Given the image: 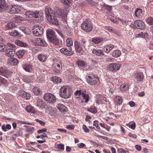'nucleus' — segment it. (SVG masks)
Segmentation results:
<instances>
[{"label":"nucleus","mask_w":153,"mask_h":153,"mask_svg":"<svg viewBox=\"0 0 153 153\" xmlns=\"http://www.w3.org/2000/svg\"><path fill=\"white\" fill-rule=\"evenodd\" d=\"M47 37L48 41L55 45L59 46L62 42L56 37L55 33L52 30L48 29L46 31Z\"/></svg>","instance_id":"nucleus-1"},{"label":"nucleus","mask_w":153,"mask_h":153,"mask_svg":"<svg viewBox=\"0 0 153 153\" xmlns=\"http://www.w3.org/2000/svg\"><path fill=\"white\" fill-rule=\"evenodd\" d=\"M45 13L48 21L52 24L57 25H59L57 19L55 15L52 13L51 8L45 9Z\"/></svg>","instance_id":"nucleus-2"},{"label":"nucleus","mask_w":153,"mask_h":153,"mask_svg":"<svg viewBox=\"0 0 153 153\" xmlns=\"http://www.w3.org/2000/svg\"><path fill=\"white\" fill-rule=\"evenodd\" d=\"M60 96L64 99H68L69 98L72 93L71 88L68 86H64L60 89Z\"/></svg>","instance_id":"nucleus-3"},{"label":"nucleus","mask_w":153,"mask_h":153,"mask_svg":"<svg viewBox=\"0 0 153 153\" xmlns=\"http://www.w3.org/2000/svg\"><path fill=\"white\" fill-rule=\"evenodd\" d=\"M90 75L86 77L85 78L86 82L91 85H97L100 83L99 77L94 75L89 74Z\"/></svg>","instance_id":"nucleus-4"},{"label":"nucleus","mask_w":153,"mask_h":153,"mask_svg":"<svg viewBox=\"0 0 153 153\" xmlns=\"http://www.w3.org/2000/svg\"><path fill=\"white\" fill-rule=\"evenodd\" d=\"M81 28L86 32H90L92 31L93 24L88 19L84 21L81 25Z\"/></svg>","instance_id":"nucleus-5"},{"label":"nucleus","mask_w":153,"mask_h":153,"mask_svg":"<svg viewBox=\"0 0 153 153\" xmlns=\"http://www.w3.org/2000/svg\"><path fill=\"white\" fill-rule=\"evenodd\" d=\"M44 99L49 103H53L56 101V98L54 96L50 93H46L43 97Z\"/></svg>","instance_id":"nucleus-6"},{"label":"nucleus","mask_w":153,"mask_h":153,"mask_svg":"<svg viewBox=\"0 0 153 153\" xmlns=\"http://www.w3.org/2000/svg\"><path fill=\"white\" fill-rule=\"evenodd\" d=\"M25 16L27 18H32L33 21L38 22V12L37 11H28L26 12Z\"/></svg>","instance_id":"nucleus-7"},{"label":"nucleus","mask_w":153,"mask_h":153,"mask_svg":"<svg viewBox=\"0 0 153 153\" xmlns=\"http://www.w3.org/2000/svg\"><path fill=\"white\" fill-rule=\"evenodd\" d=\"M68 13V10L66 9H60L56 8L55 10V13H53L55 16H57L59 17H65Z\"/></svg>","instance_id":"nucleus-8"},{"label":"nucleus","mask_w":153,"mask_h":153,"mask_svg":"<svg viewBox=\"0 0 153 153\" xmlns=\"http://www.w3.org/2000/svg\"><path fill=\"white\" fill-rule=\"evenodd\" d=\"M7 45L8 47L11 48H9L8 49L6 48V50L4 51V54L8 57L13 56V48L15 47V45L10 43H7Z\"/></svg>","instance_id":"nucleus-9"},{"label":"nucleus","mask_w":153,"mask_h":153,"mask_svg":"<svg viewBox=\"0 0 153 153\" xmlns=\"http://www.w3.org/2000/svg\"><path fill=\"white\" fill-rule=\"evenodd\" d=\"M134 24L137 28L143 30L145 28V26L144 22L140 20L135 21Z\"/></svg>","instance_id":"nucleus-10"},{"label":"nucleus","mask_w":153,"mask_h":153,"mask_svg":"<svg viewBox=\"0 0 153 153\" xmlns=\"http://www.w3.org/2000/svg\"><path fill=\"white\" fill-rule=\"evenodd\" d=\"M10 72L5 68L0 67V75L6 78H8L10 76Z\"/></svg>","instance_id":"nucleus-11"},{"label":"nucleus","mask_w":153,"mask_h":153,"mask_svg":"<svg viewBox=\"0 0 153 153\" xmlns=\"http://www.w3.org/2000/svg\"><path fill=\"white\" fill-rule=\"evenodd\" d=\"M20 10V7L19 5H13L11 6L10 10L8 11L10 14H16L19 13Z\"/></svg>","instance_id":"nucleus-12"},{"label":"nucleus","mask_w":153,"mask_h":153,"mask_svg":"<svg viewBox=\"0 0 153 153\" xmlns=\"http://www.w3.org/2000/svg\"><path fill=\"white\" fill-rule=\"evenodd\" d=\"M121 67L119 64L111 63L109 65V70L111 71H115L119 70Z\"/></svg>","instance_id":"nucleus-13"},{"label":"nucleus","mask_w":153,"mask_h":153,"mask_svg":"<svg viewBox=\"0 0 153 153\" xmlns=\"http://www.w3.org/2000/svg\"><path fill=\"white\" fill-rule=\"evenodd\" d=\"M18 94L21 97L25 98L26 99L29 100L30 99L31 96L30 94L28 93H26L23 90H20L18 91Z\"/></svg>","instance_id":"nucleus-14"},{"label":"nucleus","mask_w":153,"mask_h":153,"mask_svg":"<svg viewBox=\"0 0 153 153\" xmlns=\"http://www.w3.org/2000/svg\"><path fill=\"white\" fill-rule=\"evenodd\" d=\"M23 68L26 71L32 73L33 71L32 66L30 64H25L23 65Z\"/></svg>","instance_id":"nucleus-15"},{"label":"nucleus","mask_w":153,"mask_h":153,"mask_svg":"<svg viewBox=\"0 0 153 153\" xmlns=\"http://www.w3.org/2000/svg\"><path fill=\"white\" fill-rule=\"evenodd\" d=\"M114 103L118 106L120 105L122 103V98L119 96H117L114 99Z\"/></svg>","instance_id":"nucleus-16"},{"label":"nucleus","mask_w":153,"mask_h":153,"mask_svg":"<svg viewBox=\"0 0 153 153\" xmlns=\"http://www.w3.org/2000/svg\"><path fill=\"white\" fill-rule=\"evenodd\" d=\"M144 76L143 73L141 72H139L135 74V78L138 81H141L144 79Z\"/></svg>","instance_id":"nucleus-17"},{"label":"nucleus","mask_w":153,"mask_h":153,"mask_svg":"<svg viewBox=\"0 0 153 153\" xmlns=\"http://www.w3.org/2000/svg\"><path fill=\"white\" fill-rule=\"evenodd\" d=\"M8 63L13 65H16L19 63L18 60L16 58L10 57L8 59Z\"/></svg>","instance_id":"nucleus-18"},{"label":"nucleus","mask_w":153,"mask_h":153,"mask_svg":"<svg viewBox=\"0 0 153 153\" xmlns=\"http://www.w3.org/2000/svg\"><path fill=\"white\" fill-rule=\"evenodd\" d=\"M57 108L62 113H64L67 110L66 107L63 104H59L56 106Z\"/></svg>","instance_id":"nucleus-19"},{"label":"nucleus","mask_w":153,"mask_h":153,"mask_svg":"<svg viewBox=\"0 0 153 153\" xmlns=\"http://www.w3.org/2000/svg\"><path fill=\"white\" fill-rule=\"evenodd\" d=\"M53 66L55 68L54 70L55 72L57 74H61L60 71V65L59 64L55 62L53 65Z\"/></svg>","instance_id":"nucleus-20"},{"label":"nucleus","mask_w":153,"mask_h":153,"mask_svg":"<svg viewBox=\"0 0 153 153\" xmlns=\"http://www.w3.org/2000/svg\"><path fill=\"white\" fill-rule=\"evenodd\" d=\"M60 51L62 53L67 55H71L73 54V51H69L65 48L61 49Z\"/></svg>","instance_id":"nucleus-21"},{"label":"nucleus","mask_w":153,"mask_h":153,"mask_svg":"<svg viewBox=\"0 0 153 153\" xmlns=\"http://www.w3.org/2000/svg\"><path fill=\"white\" fill-rule=\"evenodd\" d=\"M7 6V4L5 0H0V12L5 9Z\"/></svg>","instance_id":"nucleus-22"},{"label":"nucleus","mask_w":153,"mask_h":153,"mask_svg":"<svg viewBox=\"0 0 153 153\" xmlns=\"http://www.w3.org/2000/svg\"><path fill=\"white\" fill-rule=\"evenodd\" d=\"M15 43L16 45L21 47H26L28 46V45L26 43L19 40H15Z\"/></svg>","instance_id":"nucleus-23"},{"label":"nucleus","mask_w":153,"mask_h":153,"mask_svg":"<svg viewBox=\"0 0 153 153\" xmlns=\"http://www.w3.org/2000/svg\"><path fill=\"white\" fill-rule=\"evenodd\" d=\"M114 47L112 45H106L103 48L104 51L107 53H108Z\"/></svg>","instance_id":"nucleus-24"},{"label":"nucleus","mask_w":153,"mask_h":153,"mask_svg":"<svg viewBox=\"0 0 153 153\" xmlns=\"http://www.w3.org/2000/svg\"><path fill=\"white\" fill-rule=\"evenodd\" d=\"M104 28L105 29L108 30L110 32H111L112 33H113L117 35H118L119 34V33L117 31V30L115 29H114L113 28L111 27L106 26L104 27Z\"/></svg>","instance_id":"nucleus-25"},{"label":"nucleus","mask_w":153,"mask_h":153,"mask_svg":"<svg viewBox=\"0 0 153 153\" xmlns=\"http://www.w3.org/2000/svg\"><path fill=\"white\" fill-rule=\"evenodd\" d=\"M103 40L102 38L99 37L93 38L92 39V42L96 44L101 43Z\"/></svg>","instance_id":"nucleus-26"},{"label":"nucleus","mask_w":153,"mask_h":153,"mask_svg":"<svg viewBox=\"0 0 153 153\" xmlns=\"http://www.w3.org/2000/svg\"><path fill=\"white\" fill-rule=\"evenodd\" d=\"M74 46L76 51L78 52L81 51L82 48L77 41H76L74 43Z\"/></svg>","instance_id":"nucleus-27"},{"label":"nucleus","mask_w":153,"mask_h":153,"mask_svg":"<svg viewBox=\"0 0 153 153\" xmlns=\"http://www.w3.org/2000/svg\"><path fill=\"white\" fill-rule=\"evenodd\" d=\"M134 14L137 18H140L141 14L142 13V10L140 8H137L134 11Z\"/></svg>","instance_id":"nucleus-28"},{"label":"nucleus","mask_w":153,"mask_h":153,"mask_svg":"<svg viewBox=\"0 0 153 153\" xmlns=\"http://www.w3.org/2000/svg\"><path fill=\"white\" fill-rule=\"evenodd\" d=\"M93 53L97 56H100L104 55L103 51L102 50L94 49L92 51Z\"/></svg>","instance_id":"nucleus-29"},{"label":"nucleus","mask_w":153,"mask_h":153,"mask_svg":"<svg viewBox=\"0 0 153 153\" xmlns=\"http://www.w3.org/2000/svg\"><path fill=\"white\" fill-rule=\"evenodd\" d=\"M38 25H35L32 29V32L33 34L36 36H38Z\"/></svg>","instance_id":"nucleus-30"},{"label":"nucleus","mask_w":153,"mask_h":153,"mask_svg":"<svg viewBox=\"0 0 153 153\" xmlns=\"http://www.w3.org/2000/svg\"><path fill=\"white\" fill-rule=\"evenodd\" d=\"M16 27L15 24L13 22H10L7 23L5 26L6 30H9L12 29Z\"/></svg>","instance_id":"nucleus-31"},{"label":"nucleus","mask_w":153,"mask_h":153,"mask_svg":"<svg viewBox=\"0 0 153 153\" xmlns=\"http://www.w3.org/2000/svg\"><path fill=\"white\" fill-rule=\"evenodd\" d=\"M51 80L55 83H60L62 82L61 79L57 76H53L51 77Z\"/></svg>","instance_id":"nucleus-32"},{"label":"nucleus","mask_w":153,"mask_h":153,"mask_svg":"<svg viewBox=\"0 0 153 153\" xmlns=\"http://www.w3.org/2000/svg\"><path fill=\"white\" fill-rule=\"evenodd\" d=\"M76 64L78 66L81 67H83L86 66V62L84 61L79 60H78L76 62Z\"/></svg>","instance_id":"nucleus-33"},{"label":"nucleus","mask_w":153,"mask_h":153,"mask_svg":"<svg viewBox=\"0 0 153 153\" xmlns=\"http://www.w3.org/2000/svg\"><path fill=\"white\" fill-rule=\"evenodd\" d=\"M121 52L119 50H116L112 52V55L114 57H118L120 56L121 54Z\"/></svg>","instance_id":"nucleus-34"},{"label":"nucleus","mask_w":153,"mask_h":153,"mask_svg":"<svg viewBox=\"0 0 153 153\" xmlns=\"http://www.w3.org/2000/svg\"><path fill=\"white\" fill-rule=\"evenodd\" d=\"M66 45L68 47H70L73 45V41L72 39L68 38L66 41Z\"/></svg>","instance_id":"nucleus-35"},{"label":"nucleus","mask_w":153,"mask_h":153,"mask_svg":"<svg viewBox=\"0 0 153 153\" xmlns=\"http://www.w3.org/2000/svg\"><path fill=\"white\" fill-rule=\"evenodd\" d=\"M47 56L43 54L39 55V60L42 62H45L47 59Z\"/></svg>","instance_id":"nucleus-36"},{"label":"nucleus","mask_w":153,"mask_h":153,"mask_svg":"<svg viewBox=\"0 0 153 153\" xmlns=\"http://www.w3.org/2000/svg\"><path fill=\"white\" fill-rule=\"evenodd\" d=\"M27 111L29 112L32 113H35L36 112V111L34 108L31 106L28 105L26 108Z\"/></svg>","instance_id":"nucleus-37"},{"label":"nucleus","mask_w":153,"mask_h":153,"mask_svg":"<svg viewBox=\"0 0 153 153\" xmlns=\"http://www.w3.org/2000/svg\"><path fill=\"white\" fill-rule=\"evenodd\" d=\"M25 52V51L24 50H19L17 52L16 54L19 58H21L22 57Z\"/></svg>","instance_id":"nucleus-38"},{"label":"nucleus","mask_w":153,"mask_h":153,"mask_svg":"<svg viewBox=\"0 0 153 153\" xmlns=\"http://www.w3.org/2000/svg\"><path fill=\"white\" fill-rule=\"evenodd\" d=\"M88 111L93 113H96L97 112L96 108L94 106H91L88 109Z\"/></svg>","instance_id":"nucleus-39"},{"label":"nucleus","mask_w":153,"mask_h":153,"mask_svg":"<svg viewBox=\"0 0 153 153\" xmlns=\"http://www.w3.org/2000/svg\"><path fill=\"white\" fill-rule=\"evenodd\" d=\"M3 84L5 86L7 85V81L5 79L0 76V85Z\"/></svg>","instance_id":"nucleus-40"},{"label":"nucleus","mask_w":153,"mask_h":153,"mask_svg":"<svg viewBox=\"0 0 153 153\" xmlns=\"http://www.w3.org/2000/svg\"><path fill=\"white\" fill-rule=\"evenodd\" d=\"M120 89L122 91H125L128 90V86L127 85L123 84L120 86Z\"/></svg>","instance_id":"nucleus-41"},{"label":"nucleus","mask_w":153,"mask_h":153,"mask_svg":"<svg viewBox=\"0 0 153 153\" xmlns=\"http://www.w3.org/2000/svg\"><path fill=\"white\" fill-rule=\"evenodd\" d=\"M60 1L63 4L68 5L72 2V0H60Z\"/></svg>","instance_id":"nucleus-42"},{"label":"nucleus","mask_w":153,"mask_h":153,"mask_svg":"<svg viewBox=\"0 0 153 153\" xmlns=\"http://www.w3.org/2000/svg\"><path fill=\"white\" fill-rule=\"evenodd\" d=\"M135 36L136 38H144L145 36V33L141 32L139 33L136 34Z\"/></svg>","instance_id":"nucleus-43"},{"label":"nucleus","mask_w":153,"mask_h":153,"mask_svg":"<svg viewBox=\"0 0 153 153\" xmlns=\"http://www.w3.org/2000/svg\"><path fill=\"white\" fill-rule=\"evenodd\" d=\"M39 15L40 16V19H39V22L40 21L41 22H42L44 20V13L43 11H42L39 13Z\"/></svg>","instance_id":"nucleus-44"},{"label":"nucleus","mask_w":153,"mask_h":153,"mask_svg":"<svg viewBox=\"0 0 153 153\" xmlns=\"http://www.w3.org/2000/svg\"><path fill=\"white\" fill-rule=\"evenodd\" d=\"M7 48L6 45H4L2 43L0 42V51H4Z\"/></svg>","instance_id":"nucleus-45"},{"label":"nucleus","mask_w":153,"mask_h":153,"mask_svg":"<svg viewBox=\"0 0 153 153\" xmlns=\"http://www.w3.org/2000/svg\"><path fill=\"white\" fill-rule=\"evenodd\" d=\"M39 108L42 111L44 110L46 107V104L45 103H42V102L39 105Z\"/></svg>","instance_id":"nucleus-46"},{"label":"nucleus","mask_w":153,"mask_h":153,"mask_svg":"<svg viewBox=\"0 0 153 153\" xmlns=\"http://www.w3.org/2000/svg\"><path fill=\"white\" fill-rule=\"evenodd\" d=\"M39 40L40 41V42L39 43V46L42 47H45L46 46L47 44L45 41L43 40H42L40 38H39Z\"/></svg>","instance_id":"nucleus-47"},{"label":"nucleus","mask_w":153,"mask_h":153,"mask_svg":"<svg viewBox=\"0 0 153 153\" xmlns=\"http://www.w3.org/2000/svg\"><path fill=\"white\" fill-rule=\"evenodd\" d=\"M147 22L151 25H153V19L151 17H148L146 19Z\"/></svg>","instance_id":"nucleus-48"},{"label":"nucleus","mask_w":153,"mask_h":153,"mask_svg":"<svg viewBox=\"0 0 153 153\" xmlns=\"http://www.w3.org/2000/svg\"><path fill=\"white\" fill-rule=\"evenodd\" d=\"M9 34L12 36H16L19 35V33L16 30H13L9 32Z\"/></svg>","instance_id":"nucleus-49"},{"label":"nucleus","mask_w":153,"mask_h":153,"mask_svg":"<svg viewBox=\"0 0 153 153\" xmlns=\"http://www.w3.org/2000/svg\"><path fill=\"white\" fill-rule=\"evenodd\" d=\"M31 77L30 76H26L24 78V80L25 82L27 83H30L31 82Z\"/></svg>","instance_id":"nucleus-50"},{"label":"nucleus","mask_w":153,"mask_h":153,"mask_svg":"<svg viewBox=\"0 0 153 153\" xmlns=\"http://www.w3.org/2000/svg\"><path fill=\"white\" fill-rule=\"evenodd\" d=\"M34 131V129L33 127H30L27 128L26 131L27 132H28L30 133L31 134L33 133Z\"/></svg>","instance_id":"nucleus-51"},{"label":"nucleus","mask_w":153,"mask_h":153,"mask_svg":"<svg viewBox=\"0 0 153 153\" xmlns=\"http://www.w3.org/2000/svg\"><path fill=\"white\" fill-rule=\"evenodd\" d=\"M82 96L84 98V99H85V102H87L89 99V97L88 95L83 93Z\"/></svg>","instance_id":"nucleus-52"},{"label":"nucleus","mask_w":153,"mask_h":153,"mask_svg":"<svg viewBox=\"0 0 153 153\" xmlns=\"http://www.w3.org/2000/svg\"><path fill=\"white\" fill-rule=\"evenodd\" d=\"M43 28L42 27H40L39 25V37L41 36L43 33Z\"/></svg>","instance_id":"nucleus-53"},{"label":"nucleus","mask_w":153,"mask_h":153,"mask_svg":"<svg viewBox=\"0 0 153 153\" xmlns=\"http://www.w3.org/2000/svg\"><path fill=\"white\" fill-rule=\"evenodd\" d=\"M105 9L107 10L108 11H111L112 9V7L107 5H105L104 6Z\"/></svg>","instance_id":"nucleus-54"},{"label":"nucleus","mask_w":153,"mask_h":153,"mask_svg":"<svg viewBox=\"0 0 153 153\" xmlns=\"http://www.w3.org/2000/svg\"><path fill=\"white\" fill-rule=\"evenodd\" d=\"M33 91L34 94L36 95L38 94V88L37 87H35L33 88Z\"/></svg>","instance_id":"nucleus-55"},{"label":"nucleus","mask_w":153,"mask_h":153,"mask_svg":"<svg viewBox=\"0 0 153 153\" xmlns=\"http://www.w3.org/2000/svg\"><path fill=\"white\" fill-rule=\"evenodd\" d=\"M82 128L85 132L88 133L89 132V130L85 125H83L82 126Z\"/></svg>","instance_id":"nucleus-56"},{"label":"nucleus","mask_w":153,"mask_h":153,"mask_svg":"<svg viewBox=\"0 0 153 153\" xmlns=\"http://www.w3.org/2000/svg\"><path fill=\"white\" fill-rule=\"evenodd\" d=\"M58 148L60 149L64 150V145L63 144H58Z\"/></svg>","instance_id":"nucleus-57"},{"label":"nucleus","mask_w":153,"mask_h":153,"mask_svg":"<svg viewBox=\"0 0 153 153\" xmlns=\"http://www.w3.org/2000/svg\"><path fill=\"white\" fill-rule=\"evenodd\" d=\"M136 125L135 122L133 123L131 125L129 126V127L132 130H134L136 128Z\"/></svg>","instance_id":"nucleus-58"},{"label":"nucleus","mask_w":153,"mask_h":153,"mask_svg":"<svg viewBox=\"0 0 153 153\" xmlns=\"http://www.w3.org/2000/svg\"><path fill=\"white\" fill-rule=\"evenodd\" d=\"M74 126L72 125H69L67 126L66 128H67L68 129H69V130H74Z\"/></svg>","instance_id":"nucleus-59"},{"label":"nucleus","mask_w":153,"mask_h":153,"mask_svg":"<svg viewBox=\"0 0 153 153\" xmlns=\"http://www.w3.org/2000/svg\"><path fill=\"white\" fill-rule=\"evenodd\" d=\"M85 146V145L83 143H80L77 144V146L79 148H82Z\"/></svg>","instance_id":"nucleus-60"},{"label":"nucleus","mask_w":153,"mask_h":153,"mask_svg":"<svg viewBox=\"0 0 153 153\" xmlns=\"http://www.w3.org/2000/svg\"><path fill=\"white\" fill-rule=\"evenodd\" d=\"M47 129L46 128H44L39 130V134L42 133L46 132Z\"/></svg>","instance_id":"nucleus-61"},{"label":"nucleus","mask_w":153,"mask_h":153,"mask_svg":"<svg viewBox=\"0 0 153 153\" xmlns=\"http://www.w3.org/2000/svg\"><path fill=\"white\" fill-rule=\"evenodd\" d=\"M129 105L131 107H133L135 105V103L133 101H130L128 103Z\"/></svg>","instance_id":"nucleus-62"},{"label":"nucleus","mask_w":153,"mask_h":153,"mask_svg":"<svg viewBox=\"0 0 153 153\" xmlns=\"http://www.w3.org/2000/svg\"><path fill=\"white\" fill-rule=\"evenodd\" d=\"M20 29L21 30L25 32L26 33V31H30V30L28 29H26L25 27H20Z\"/></svg>","instance_id":"nucleus-63"},{"label":"nucleus","mask_w":153,"mask_h":153,"mask_svg":"<svg viewBox=\"0 0 153 153\" xmlns=\"http://www.w3.org/2000/svg\"><path fill=\"white\" fill-rule=\"evenodd\" d=\"M120 131L122 133L123 135H124L125 134V131L123 127L121 126L120 127Z\"/></svg>","instance_id":"nucleus-64"}]
</instances>
